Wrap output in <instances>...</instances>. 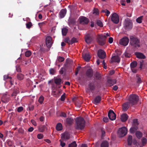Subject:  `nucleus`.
Returning <instances> with one entry per match:
<instances>
[{
	"label": "nucleus",
	"instance_id": "obj_1",
	"mask_svg": "<svg viewBox=\"0 0 147 147\" xmlns=\"http://www.w3.org/2000/svg\"><path fill=\"white\" fill-rule=\"evenodd\" d=\"M76 128L78 129H82L85 126V121L83 118L78 117L76 120Z\"/></svg>",
	"mask_w": 147,
	"mask_h": 147
},
{
	"label": "nucleus",
	"instance_id": "obj_2",
	"mask_svg": "<svg viewBox=\"0 0 147 147\" xmlns=\"http://www.w3.org/2000/svg\"><path fill=\"white\" fill-rule=\"evenodd\" d=\"M130 43L131 45L135 47H140V40L137 38L131 36H130Z\"/></svg>",
	"mask_w": 147,
	"mask_h": 147
},
{
	"label": "nucleus",
	"instance_id": "obj_3",
	"mask_svg": "<svg viewBox=\"0 0 147 147\" xmlns=\"http://www.w3.org/2000/svg\"><path fill=\"white\" fill-rule=\"evenodd\" d=\"M139 100L138 96L135 94H131L129 97V102L131 105H136Z\"/></svg>",
	"mask_w": 147,
	"mask_h": 147
},
{
	"label": "nucleus",
	"instance_id": "obj_4",
	"mask_svg": "<svg viewBox=\"0 0 147 147\" xmlns=\"http://www.w3.org/2000/svg\"><path fill=\"white\" fill-rule=\"evenodd\" d=\"M95 37L94 33L91 32L86 34L85 36V40L87 44L91 43Z\"/></svg>",
	"mask_w": 147,
	"mask_h": 147
},
{
	"label": "nucleus",
	"instance_id": "obj_5",
	"mask_svg": "<svg viewBox=\"0 0 147 147\" xmlns=\"http://www.w3.org/2000/svg\"><path fill=\"white\" fill-rule=\"evenodd\" d=\"M127 131V128L125 127H123L119 128L118 131V134L120 137H123L126 134Z\"/></svg>",
	"mask_w": 147,
	"mask_h": 147
},
{
	"label": "nucleus",
	"instance_id": "obj_6",
	"mask_svg": "<svg viewBox=\"0 0 147 147\" xmlns=\"http://www.w3.org/2000/svg\"><path fill=\"white\" fill-rule=\"evenodd\" d=\"M95 87L94 83L93 82H90L88 85V88H86V91L87 92H91L92 93H93Z\"/></svg>",
	"mask_w": 147,
	"mask_h": 147
},
{
	"label": "nucleus",
	"instance_id": "obj_7",
	"mask_svg": "<svg viewBox=\"0 0 147 147\" xmlns=\"http://www.w3.org/2000/svg\"><path fill=\"white\" fill-rule=\"evenodd\" d=\"M105 36H103V35L98 36L97 42L99 45L103 46L105 43L106 39L104 38Z\"/></svg>",
	"mask_w": 147,
	"mask_h": 147
},
{
	"label": "nucleus",
	"instance_id": "obj_8",
	"mask_svg": "<svg viewBox=\"0 0 147 147\" xmlns=\"http://www.w3.org/2000/svg\"><path fill=\"white\" fill-rule=\"evenodd\" d=\"M54 82L57 86L59 88H60L61 86V84H63V81L59 77H57L54 78Z\"/></svg>",
	"mask_w": 147,
	"mask_h": 147
},
{
	"label": "nucleus",
	"instance_id": "obj_9",
	"mask_svg": "<svg viewBox=\"0 0 147 147\" xmlns=\"http://www.w3.org/2000/svg\"><path fill=\"white\" fill-rule=\"evenodd\" d=\"M111 21L115 24H117L119 22V17L116 13H113L111 17Z\"/></svg>",
	"mask_w": 147,
	"mask_h": 147
},
{
	"label": "nucleus",
	"instance_id": "obj_10",
	"mask_svg": "<svg viewBox=\"0 0 147 147\" xmlns=\"http://www.w3.org/2000/svg\"><path fill=\"white\" fill-rule=\"evenodd\" d=\"M79 20L80 23L83 25L87 24L89 21L88 18L84 16L80 17Z\"/></svg>",
	"mask_w": 147,
	"mask_h": 147
},
{
	"label": "nucleus",
	"instance_id": "obj_11",
	"mask_svg": "<svg viewBox=\"0 0 147 147\" xmlns=\"http://www.w3.org/2000/svg\"><path fill=\"white\" fill-rule=\"evenodd\" d=\"M129 42L128 38L126 36H125L120 40L119 43L122 45L126 46L128 44Z\"/></svg>",
	"mask_w": 147,
	"mask_h": 147
},
{
	"label": "nucleus",
	"instance_id": "obj_12",
	"mask_svg": "<svg viewBox=\"0 0 147 147\" xmlns=\"http://www.w3.org/2000/svg\"><path fill=\"white\" fill-rule=\"evenodd\" d=\"M97 55L98 57L102 59H103L106 56V53L102 49H99L98 51Z\"/></svg>",
	"mask_w": 147,
	"mask_h": 147
},
{
	"label": "nucleus",
	"instance_id": "obj_13",
	"mask_svg": "<svg viewBox=\"0 0 147 147\" xmlns=\"http://www.w3.org/2000/svg\"><path fill=\"white\" fill-rule=\"evenodd\" d=\"M52 38L50 36H48L46 37L45 40L46 44L48 48H50L52 46Z\"/></svg>",
	"mask_w": 147,
	"mask_h": 147
},
{
	"label": "nucleus",
	"instance_id": "obj_14",
	"mask_svg": "<svg viewBox=\"0 0 147 147\" xmlns=\"http://www.w3.org/2000/svg\"><path fill=\"white\" fill-rule=\"evenodd\" d=\"M108 116L109 119L111 120H114L116 118V114L112 110H110L109 111Z\"/></svg>",
	"mask_w": 147,
	"mask_h": 147
},
{
	"label": "nucleus",
	"instance_id": "obj_15",
	"mask_svg": "<svg viewBox=\"0 0 147 147\" xmlns=\"http://www.w3.org/2000/svg\"><path fill=\"white\" fill-rule=\"evenodd\" d=\"M125 28L127 30L131 29L132 27V24L130 21L126 20L125 23Z\"/></svg>",
	"mask_w": 147,
	"mask_h": 147
},
{
	"label": "nucleus",
	"instance_id": "obj_16",
	"mask_svg": "<svg viewBox=\"0 0 147 147\" xmlns=\"http://www.w3.org/2000/svg\"><path fill=\"white\" fill-rule=\"evenodd\" d=\"M93 70L91 68L88 69L86 73V76L89 78H91L93 76Z\"/></svg>",
	"mask_w": 147,
	"mask_h": 147
},
{
	"label": "nucleus",
	"instance_id": "obj_17",
	"mask_svg": "<svg viewBox=\"0 0 147 147\" xmlns=\"http://www.w3.org/2000/svg\"><path fill=\"white\" fill-rule=\"evenodd\" d=\"M120 58L117 55H114L112 56L111 59V62H113L119 63L120 62Z\"/></svg>",
	"mask_w": 147,
	"mask_h": 147
},
{
	"label": "nucleus",
	"instance_id": "obj_18",
	"mask_svg": "<svg viewBox=\"0 0 147 147\" xmlns=\"http://www.w3.org/2000/svg\"><path fill=\"white\" fill-rule=\"evenodd\" d=\"M64 123L68 125H70L74 123V119L72 118H67L65 121Z\"/></svg>",
	"mask_w": 147,
	"mask_h": 147
},
{
	"label": "nucleus",
	"instance_id": "obj_19",
	"mask_svg": "<svg viewBox=\"0 0 147 147\" xmlns=\"http://www.w3.org/2000/svg\"><path fill=\"white\" fill-rule=\"evenodd\" d=\"M9 97L6 94H3L1 98V101L4 103L8 102L9 101Z\"/></svg>",
	"mask_w": 147,
	"mask_h": 147
},
{
	"label": "nucleus",
	"instance_id": "obj_20",
	"mask_svg": "<svg viewBox=\"0 0 147 147\" xmlns=\"http://www.w3.org/2000/svg\"><path fill=\"white\" fill-rule=\"evenodd\" d=\"M101 100V97L100 96H97L94 99L93 102L94 104L97 105L100 102Z\"/></svg>",
	"mask_w": 147,
	"mask_h": 147
},
{
	"label": "nucleus",
	"instance_id": "obj_21",
	"mask_svg": "<svg viewBox=\"0 0 147 147\" xmlns=\"http://www.w3.org/2000/svg\"><path fill=\"white\" fill-rule=\"evenodd\" d=\"M61 138L63 140L69 139L70 138L69 134L67 132H65L62 134Z\"/></svg>",
	"mask_w": 147,
	"mask_h": 147
},
{
	"label": "nucleus",
	"instance_id": "obj_22",
	"mask_svg": "<svg viewBox=\"0 0 147 147\" xmlns=\"http://www.w3.org/2000/svg\"><path fill=\"white\" fill-rule=\"evenodd\" d=\"M60 91L57 89L53 90L52 92V94L54 97H57L60 96Z\"/></svg>",
	"mask_w": 147,
	"mask_h": 147
},
{
	"label": "nucleus",
	"instance_id": "obj_23",
	"mask_svg": "<svg viewBox=\"0 0 147 147\" xmlns=\"http://www.w3.org/2000/svg\"><path fill=\"white\" fill-rule=\"evenodd\" d=\"M82 57L86 61H89L91 58L90 56L89 53H86L82 55Z\"/></svg>",
	"mask_w": 147,
	"mask_h": 147
},
{
	"label": "nucleus",
	"instance_id": "obj_24",
	"mask_svg": "<svg viewBox=\"0 0 147 147\" xmlns=\"http://www.w3.org/2000/svg\"><path fill=\"white\" fill-rule=\"evenodd\" d=\"M135 55L136 57L138 58L141 59H144L146 58V56L144 54L140 52H136L135 53Z\"/></svg>",
	"mask_w": 147,
	"mask_h": 147
},
{
	"label": "nucleus",
	"instance_id": "obj_25",
	"mask_svg": "<svg viewBox=\"0 0 147 147\" xmlns=\"http://www.w3.org/2000/svg\"><path fill=\"white\" fill-rule=\"evenodd\" d=\"M67 10L66 9H63L61 10L59 13V17L62 18L64 17L66 14Z\"/></svg>",
	"mask_w": 147,
	"mask_h": 147
},
{
	"label": "nucleus",
	"instance_id": "obj_26",
	"mask_svg": "<svg viewBox=\"0 0 147 147\" xmlns=\"http://www.w3.org/2000/svg\"><path fill=\"white\" fill-rule=\"evenodd\" d=\"M76 21L75 19L74 18H70L68 20V23L70 26L71 25H74L76 24Z\"/></svg>",
	"mask_w": 147,
	"mask_h": 147
},
{
	"label": "nucleus",
	"instance_id": "obj_27",
	"mask_svg": "<svg viewBox=\"0 0 147 147\" xmlns=\"http://www.w3.org/2000/svg\"><path fill=\"white\" fill-rule=\"evenodd\" d=\"M130 103L129 102H125L123 105V109L124 111H126L129 107V104Z\"/></svg>",
	"mask_w": 147,
	"mask_h": 147
},
{
	"label": "nucleus",
	"instance_id": "obj_28",
	"mask_svg": "<svg viewBox=\"0 0 147 147\" xmlns=\"http://www.w3.org/2000/svg\"><path fill=\"white\" fill-rule=\"evenodd\" d=\"M107 84L110 86H111L116 83V80H115L109 79L107 80Z\"/></svg>",
	"mask_w": 147,
	"mask_h": 147
},
{
	"label": "nucleus",
	"instance_id": "obj_29",
	"mask_svg": "<svg viewBox=\"0 0 147 147\" xmlns=\"http://www.w3.org/2000/svg\"><path fill=\"white\" fill-rule=\"evenodd\" d=\"M128 115L126 113H124L121 116V120L122 122H125L128 119Z\"/></svg>",
	"mask_w": 147,
	"mask_h": 147
},
{
	"label": "nucleus",
	"instance_id": "obj_30",
	"mask_svg": "<svg viewBox=\"0 0 147 147\" xmlns=\"http://www.w3.org/2000/svg\"><path fill=\"white\" fill-rule=\"evenodd\" d=\"M132 142V136L129 135L127 138V144L129 146H131Z\"/></svg>",
	"mask_w": 147,
	"mask_h": 147
},
{
	"label": "nucleus",
	"instance_id": "obj_31",
	"mask_svg": "<svg viewBox=\"0 0 147 147\" xmlns=\"http://www.w3.org/2000/svg\"><path fill=\"white\" fill-rule=\"evenodd\" d=\"M56 129L57 131L61 130L63 129V127L61 123H58L56 125Z\"/></svg>",
	"mask_w": 147,
	"mask_h": 147
},
{
	"label": "nucleus",
	"instance_id": "obj_32",
	"mask_svg": "<svg viewBox=\"0 0 147 147\" xmlns=\"http://www.w3.org/2000/svg\"><path fill=\"white\" fill-rule=\"evenodd\" d=\"M109 144L108 142L106 141H103L102 142L100 145L101 147H108Z\"/></svg>",
	"mask_w": 147,
	"mask_h": 147
},
{
	"label": "nucleus",
	"instance_id": "obj_33",
	"mask_svg": "<svg viewBox=\"0 0 147 147\" xmlns=\"http://www.w3.org/2000/svg\"><path fill=\"white\" fill-rule=\"evenodd\" d=\"M94 76L97 80H100L101 78V74L98 72H96L94 74Z\"/></svg>",
	"mask_w": 147,
	"mask_h": 147
},
{
	"label": "nucleus",
	"instance_id": "obj_34",
	"mask_svg": "<svg viewBox=\"0 0 147 147\" xmlns=\"http://www.w3.org/2000/svg\"><path fill=\"white\" fill-rule=\"evenodd\" d=\"M135 135L136 137L139 139H140L142 136V134L140 131H139L136 132Z\"/></svg>",
	"mask_w": 147,
	"mask_h": 147
},
{
	"label": "nucleus",
	"instance_id": "obj_35",
	"mask_svg": "<svg viewBox=\"0 0 147 147\" xmlns=\"http://www.w3.org/2000/svg\"><path fill=\"white\" fill-rule=\"evenodd\" d=\"M18 79L19 80H23L24 78V76L21 73L18 74L17 75Z\"/></svg>",
	"mask_w": 147,
	"mask_h": 147
},
{
	"label": "nucleus",
	"instance_id": "obj_36",
	"mask_svg": "<svg viewBox=\"0 0 147 147\" xmlns=\"http://www.w3.org/2000/svg\"><path fill=\"white\" fill-rule=\"evenodd\" d=\"M138 127L137 126H133L130 129V131L131 133H134L137 130Z\"/></svg>",
	"mask_w": 147,
	"mask_h": 147
},
{
	"label": "nucleus",
	"instance_id": "obj_37",
	"mask_svg": "<svg viewBox=\"0 0 147 147\" xmlns=\"http://www.w3.org/2000/svg\"><path fill=\"white\" fill-rule=\"evenodd\" d=\"M46 128V127L45 125H41L39 127L38 130L40 132H43Z\"/></svg>",
	"mask_w": 147,
	"mask_h": 147
},
{
	"label": "nucleus",
	"instance_id": "obj_38",
	"mask_svg": "<svg viewBox=\"0 0 147 147\" xmlns=\"http://www.w3.org/2000/svg\"><path fill=\"white\" fill-rule=\"evenodd\" d=\"M68 29L65 28H63L62 29V34L63 36L66 35L67 33V32Z\"/></svg>",
	"mask_w": 147,
	"mask_h": 147
},
{
	"label": "nucleus",
	"instance_id": "obj_39",
	"mask_svg": "<svg viewBox=\"0 0 147 147\" xmlns=\"http://www.w3.org/2000/svg\"><path fill=\"white\" fill-rule=\"evenodd\" d=\"M137 65V62L136 61H134L131 62L130 64L131 68H136Z\"/></svg>",
	"mask_w": 147,
	"mask_h": 147
},
{
	"label": "nucleus",
	"instance_id": "obj_40",
	"mask_svg": "<svg viewBox=\"0 0 147 147\" xmlns=\"http://www.w3.org/2000/svg\"><path fill=\"white\" fill-rule=\"evenodd\" d=\"M143 17V16H141L137 18L136 19V22L139 23H141Z\"/></svg>",
	"mask_w": 147,
	"mask_h": 147
},
{
	"label": "nucleus",
	"instance_id": "obj_41",
	"mask_svg": "<svg viewBox=\"0 0 147 147\" xmlns=\"http://www.w3.org/2000/svg\"><path fill=\"white\" fill-rule=\"evenodd\" d=\"M19 93V91L17 89H14L13 90V93L11 94V96H16L17 95V94Z\"/></svg>",
	"mask_w": 147,
	"mask_h": 147
},
{
	"label": "nucleus",
	"instance_id": "obj_42",
	"mask_svg": "<svg viewBox=\"0 0 147 147\" xmlns=\"http://www.w3.org/2000/svg\"><path fill=\"white\" fill-rule=\"evenodd\" d=\"M77 146V145L76 142L74 141L69 145L68 147H76Z\"/></svg>",
	"mask_w": 147,
	"mask_h": 147
},
{
	"label": "nucleus",
	"instance_id": "obj_43",
	"mask_svg": "<svg viewBox=\"0 0 147 147\" xmlns=\"http://www.w3.org/2000/svg\"><path fill=\"white\" fill-rule=\"evenodd\" d=\"M65 59V58L61 56H59L57 57V60L60 62H61L63 61Z\"/></svg>",
	"mask_w": 147,
	"mask_h": 147
},
{
	"label": "nucleus",
	"instance_id": "obj_44",
	"mask_svg": "<svg viewBox=\"0 0 147 147\" xmlns=\"http://www.w3.org/2000/svg\"><path fill=\"white\" fill-rule=\"evenodd\" d=\"M44 100V97L42 96L41 95L39 97L38 100V101L40 104H42L43 103Z\"/></svg>",
	"mask_w": 147,
	"mask_h": 147
},
{
	"label": "nucleus",
	"instance_id": "obj_45",
	"mask_svg": "<svg viewBox=\"0 0 147 147\" xmlns=\"http://www.w3.org/2000/svg\"><path fill=\"white\" fill-rule=\"evenodd\" d=\"M26 25L27 28L30 29L32 26V24L31 22H28L26 24Z\"/></svg>",
	"mask_w": 147,
	"mask_h": 147
},
{
	"label": "nucleus",
	"instance_id": "obj_46",
	"mask_svg": "<svg viewBox=\"0 0 147 147\" xmlns=\"http://www.w3.org/2000/svg\"><path fill=\"white\" fill-rule=\"evenodd\" d=\"M49 72L50 74L54 75L55 73V71L54 69L51 68L49 69Z\"/></svg>",
	"mask_w": 147,
	"mask_h": 147
},
{
	"label": "nucleus",
	"instance_id": "obj_47",
	"mask_svg": "<svg viewBox=\"0 0 147 147\" xmlns=\"http://www.w3.org/2000/svg\"><path fill=\"white\" fill-rule=\"evenodd\" d=\"M101 132L102 138L104 137L105 136V131L103 128H101Z\"/></svg>",
	"mask_w": 147,
	"mask_h": 147
},
{
	"label": "nucleus",
	"instance_id": "obj_48",
	"mask_svg": "<svg viewBox=\"0 0 147 147\" xmlns=\"http://www.w3.org/2000/svg\"><path fill=\"white\" fill-rule=\"evenodd\" d=\"M96 23L97 25L100 27H102L103 26L102 22L100 20H97L96 22Z\"/></svg>",
	"mask_w": 147,
	"mask_h": 147
},
{
	"label": "nucleus",
	"instance_id": "obj_49",
	"mask_svg": "<svg viewBox=\"0 0 147 147\" xmlns=\"http://www.w3.org/2000/svg\"><path fill=\"white\" fill-rule=\"evenodd\" d=\"M65 93H64L62 95H61L60 99L61 101H63L65 100Z\"/></svg>",
	"mask_w": 147,
	"mask_h": 147
},
{
	"label": "nucleus",
	"instance_id": "obj_50",
	"mask_svg": "<svg viewBox=\"0 0 147 147\" xmlns=\"http://www.w3.org/2000/svg\"><path fill=\"white\" fill-rule=\"evenodd\" d=\"M31 54V52L30 51H27L25 53V55L26 57H29L30 56Z\"/></svg>",
	"mask_w": 147,
	"mask_h": 147
},
{
	"label": "nucleus",
	"instance_id": "obj_51",
	"mask_svg": "<svg viewBox=\"0 0 147 147\" xmlns=\"http://www.w3.org/2000/svg\"><path fill=\"white\" fill-rule=\"evenodd\" d=\"M77 41L76 38H73L71 40V44L72 45L74 43L77 42Z\"/></svg>",
	"mask_w": 147,
	"mask_h": 147
},
{
	"label": "nucleus",
	"instance_id": "obj_52",
	"mask_svg": "<svg viewBox=\"0 0 147 147\" xmlns=\"http://www.w3.org/2000/svg\"><path fill=\"white\" fill-rule=\"evenodd\" d=\"M65 42L68 44H71V40L69 37H67L65 39Z\"/></svg>",
	"mask_w": 147,
	"mask_h": 147
},
{
	"label": "nucleus",
	"instance_id": "obj_53",
	"mask_svg": "<svg viewBox=\"0 0 147 147\" xmlns=\"http://www.w3.org/2000/svg\"><path fill=\"white\" fill-rule=\"evenodd\" d=\"M123 55L127 58H129L131 56V54L130 53L126 51L124 53Z\"/></svg>",
	"mask_w": 147,
	"mask_h": 147
},
{
	"label": "nucleus",
	"instance_id": "obj_54",
	"mask_svg": "<svg viewBox=\"0 0 147 147\" xmlns=\"http://www.w3.org/2000/svg\"><path fill=\"white\" fill-rule=\"evenodd\" d=\"M142 143L143 145L146 144L147 142V139L145 138H143L142 139Z\"/></svg>",
	"mask_w": 147,
	"mask_h": 147
},
{
	"label": "nucleus",
	"instance_id": "obj_55",
	"mask_svg": "<svg viewBox=\"0 0 147 147\" xmlns=\"http://www.w3.org/2000/svg\"><path fill=\"white\" fill-rule=\"evenodd\" d=\"M138 120L137 119H134L133 120V125L134 126H137L138 125Z\"/></svg>",
	"mask_w": 147,
	"mask_h": 147
},
{
	"label": "nucleus",
	"instance_id": "obj_56",
	"mask_svg": "<svg viewBox=\"0 0 147 147\" xmlns=\"http://www.w3.org/2000/svg\"><path fill=\"white\" fill-rule=\"evenodd\" d=\"M65 71V69L64 67H62L60 69V70L59 71V73L61 74H63L64 72Z\"/></svg>",
	"mask_w": 147,
	"mask_h": 147
},
{
	"label": "nucleus",
	"instance_id": "obj_57",
	"mask_svg": "<svg viewBox=\"0 0 147 147\" xmlns=\"http://www.w3.org/2000/svg\"><path fill=\"white\" fill-rule=\"evenodd\" d=\"M98 10L97 8H95L93 11V13L95 14L96 15H98L99 14Z\"/></svg>",
	"mask_w": 147,
	"mask_h": 147
},
{
	"label": "nucleus",
	"instance_id": "obj_58",
	"mask_svg": "<svg viewBox=\"0 0 147 147\" xmlns=\"http://www.w3.org/2000/svg\"><path fill=\"white\" fill-rule=\"evenodd\" d=\"M37 136L38 139H41L43 138V135L42 134H38Z\"/></svg>",
	"mask_w": 147,
	"mask_h": 147
},
{
	"label": "nucleus",
	"instance_id": "obj_59",
	"mask_svg": "<svg viewBox=\"0 0 147 147\" xmlns=\"http://www.w3.org/2000/svg\"><path fill=\"white\" fill-rule=\"evenodd\" d=\"M46 22H40L38 23V25L40 27H41L44 25H45Z\"/></svg>",
	"mask_w": 147,
	"mask_h": 147
},
{
	"label": "nucleus",
	"instance_id": "obj_60",
	"mask_svg": "<svg viewBox=\"0 0 147 147\" xmlns=\"http://www.w3.org/2000/svg\"><path fill=\"white\" fill-rule=\"evenodd\" d=\"M3 78L4 80H5L6 79H11V77H9L7 75H5L4 76Z\"/></svg>",
	"mask_w": 147,
	"mask_h": 147
},
{
	"label": "nucleus",
	"instance_id": "obj_61",
	"mask_svg": "<svg viewBox=\"0 0 147 147\" xmlns=\"http://www.w3.org/2000/svg\"><path fill=\"white\" fill-rule=\"evenodd\" d=\"M23 107H20L18 108L17 110L18 112H20L23 111Z\"/></svg>",
	"mask_w": 147,
	"mask_h": 147
},
{
	"label": "nucleus",
	"instance_id": "obj_62",
	"mask_svg": "<svg viewBox=\"0 0 147 147\" xmlns=\"http://www.w3.org/2000/svg\"><path fill=\"white\" fill-rule=\"evenodd\" d=\"M28 108L30 111H32L34 109V106L33 105H29Z\"/></svg>",
	"mask_w": 147,
	"mask_h": 147
},
{
	"label": "nucleus",
	"instance_id": "obj_63",
	"mask_svg": "<svg viewBox=\"0 0 147 147\" xmlns=\"http://www.w3.org/2000/svg\"><path fill=\"white\" fill-rule=\"evenodd\" d=\"M142 82L140 78L139 77H137V83L138 84L141 83Z\"/></svg>",
	"mask_w": 147,
	"mask_h": 147
},
{
	"label": "nucleus",
	"instance_id": "obj_64",
	"mask_svg": "<svg viewBox=\"0 0 147 147\" xmlns=\"http://www.w3.org/2000/svg\"><path fill=\"white\" fill-rule=\"evenodd\" d=\"M131 70L134 73H136L137 72V70L136 68H131Z\"/></svg>",
	"mask_w": 147,
	"mask_h": 147
}]
</instances>
